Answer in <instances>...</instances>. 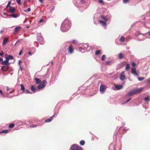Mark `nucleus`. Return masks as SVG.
Listing matches in <instances>:
<instances>
[{"instance_id":"f257e3e1","label":"nucleus","mask_w":150,"mask_h":150,"mask_svg":"<svg viewBox=\"0 0 150 150\" xmlns=\"http://www.w3.org/2000/svg\"><path fill=\"white\" fill-rule=\"evenodd\" d=\"M71 25V21L68 19H66L62 23L61 26V30L62 31L65 32L69 30Z\"/></svg>"},{"instance_id":"f03ea898","label":"nucleus","mask_w":150,"mask_h":150,"mask_svg":"<svg viewBox=\"0 0 150 150\" xmlns=\"http://www.w3.org/2000/svg\"><path fill=\"white\" fill-rule=\"evenodd\" d=\"M142 88H134L133 90L130 91V92L129 93L128 95L129 96H132L133 95L140 92L142 90Z\"/></svg>"},{"instance_id":"7ed1b4c3","label":"nucleus","mask_w":150,"mask_h":150,"mask_svg":"<svg viewBox=\"0 0 150 150\" xmlns=\"http://www.w3.org/2000/svg\"><path fill=\"white\" fill-rule=\"evenodd\" d=\"M47 81L45 80H43L41 83L38 86V89H40L45 86Z\"/></svg>"},{"instance_id":"20e7f679","label":"nucleus","mask_w":150,"mask_h":150,"mask_svg":"<svg viewBox=\"0 0 150 150\" xmlns=\"http://www.w3.org/2000/svg\"><path fill=\"white\" fill-rule=\"evenodd\" d=\"M77 3V5L79 6H80L81 5L86 3L85 0H74Z\"/></svg>"},{"instance_id":"39448f33","label":"nucleus","mask_w":150,"mask_h":150,"mask_svg":"<svg viewBox=\"0 0 150 150\" xmlns=\"http://www.w3.org/2000/svg\"><path fill=\"white\" fill-rule=\"evenodd\" d=\"M105 86L103 85H101L100 86V91L102 94L105 92Z\"/></svg>"},{"instance_id":"423d86ee","label":"nucleus","mask_w":150,"mask_h":150,"mask_svg":"<svg viewBox=\"0 0 150 150\" xmlns=\"http://www.w3.org/2000/svg\"><path fill=\"white\" fill-rule=\"evenodd\" d=\"M131 72L134 76H138L139 74L136 71V69L134 68H132L131 69Z\"/></svg>"},{"instance_id":"0eeeda50","label":"nucleus","mask_w":150,"mask_h":150,"mask_svg":"<svg viewBox=\"0 0 150 150\" xmlns=\"http://www.w3.org/2000/svg\"><path fill=\"white\" fill-rule=\"evenodd\" d=\"M124 73L125 72L124 71H122L120 76V78L122 81H123L125 78V76L124 75Z\"/></svg>"},{"instance_id":"6e6552de","label":"nucleus","mask_w":150,"mask_h":150,"mask_svg":"<svg viewBox=\"0 0 150 150\" xmlns=\"http://www.w3.org/2000/svg\"><path fill=\"white\" fill-rule=\"evenodd\" d=\"M5 58L9 61V60L12 59H13V57L11 55H8L6 54L5 55Z\"/></svg>"},{"instance_id":"1a4fd4ad","label":"nucleus","mask_w":150,"mask_h":150,"mask_svg":"<svg viewBox=\"0 0 150 150\" xmlns=\"http://www.w3.org/2000/svg\"><path fill=\"white\" fill-rule=\"evenodd\" d=\"M123 88V86L122 85H115L114 90H119Z\"/></svg>"},{"instance_id":"9d476101","label":"nucleus","mask_w":150,"mask_h":150,"mask_svg":"<svg viewBox=\"0 0 150 150\" xmlns=\"http://www.w3.org/2000/svg\"><path fill=\"white\" fill-rule=\"evenodd\" d=\"M9 68L8 66L5 65L3 66L1 68V69L4 71H6L8 70Z\"/></svg>"},{"instance_id":"9b49d317","label":"nucleus","mask_w":150,"mask_h":150,"mask_svg":"<svg viewBox=\"0 0 150 150\" xmlns=\"http://www.w3.org/2000/svg\"><path fill=\"white\" fill-rule=\"evenodd\" d=\"M37 39L38 41H39V42L40 44L42 45L44 44V42L43 40V38L41 36H40V38H39L38 37Z\"/></svg>"},{"instance_id":"f8f14e48","label":"nucleus","mask_w":150,"mask_h":150,"mask_svg":"<svg viewBox=\"0 0 150 150\" xmlns=\"http://www.w3.org/2000/svg\"><path fill=\"white\" fill-rule=\"evenodd\" d=\"M1 64L3 65H6V66H9V63L8 62V61L6 59L5 61H2Z\"/></svg>"},{"instance_id":"ddd939ff","label":"nucleus","mask_w":150,"mask_h":150,"mask_svg":"<svg viewBox=\"0 0 150 150\" xmlns=\"http://www.w3.org/2000/svg\"><path fill=\"white\" fill-rule=\"evenodd\" d=\"M54 116V115H53V116L51 117L50 118L45 120V122H51L52 120L53 117Z\"/></svg>"},{"instance_id":"4468645a","label":"nucleus","mask_w":150,"mask_h":150,"mask_svg":"<svg viewBox=\"0 0 150 150\" xmlns=\"http://www.w3.org/2000/svg\"><path fill=\"white\" fill-rule=\"evenodd\" d=\"M69 51L70 53L71 54L73 52V47L72 46L70 45L69 47Z\"/></svg>"},{"instance_id":"2eb2a0df","label":"nucleus","mask_w":150,"mask_h":150,"mask_svg":"<svg viewBox=\"0 0 150 150\" xmlns=\"http://www.w3.org/2000/svg\"><path fill=\"white\" fill-rule=\"evenodd\" d=\"M144 100L146 101V103L148 104L149 101H150V97L148 96L144 98Z\"/></svg>"},{"instance_id":"dca6fc26","label":"nucleus","mask_w":150,"mask_h":150,"mask_svg":"<svg viewBox=\"0 0 150 150\" xmlns=\"http://www.w3.org/2000/svg\"><path fill=\"white\" fill-rule=\"evenodd\" d=\"M99 22L103 26H105L106 25V21H99Z\"/></svg>"},{"instance_id":"f3484780","label":"nucleus","mask_w":150,"mask_h":150,"mask_svg":"<svg viewBox=\"0 0 150 150\" xmlns=\"http://www.w3.org/2000/svg\"><path fill=\"white\" fill-rule=\"evenodd\" d=\"M15 8L14 7L12 6H10L9 11L10 13H13L15 11Z\"/></svg>"},{"instance_id":"a211bd4d","label":"nucleus","mask_w":150,"mask_h":150,"mask_svg":"<svg viewBox=\"0 0 150 150\" xmlns=\"http://www.w3.org/2000/svg\"><path fill=\"white\" fill-rule=\"evenodd\" d=\"M83 47H84V49L85 50L86 49L87 51L89 50H90V48L89 49V50H88L87 49V48H88V47H89L88 45L87 44H85L83 45Z\"/></svg>"},{"instance_id":"6ab92c4d","label":"nucleus","mask_w":150,"mask_h":150,"mask_svg":"<svg viewBox=\"0 0 150 150\" xmlns=\"http://www.w3.org/2000/svg\"><path fill=\"white\" fill-rule=\"evenodd\" d=\"M35 80L36 81V84H38L41 83V80L38 78H35Z\"/></svg>"},{"instance_id":"aec40b11","label":"nucleus","mask_w":150,"mask_h":150,"mask_svg":"<svg viewBox=\"0 0 150 150\" xmlns=\"http://www.w3.org/2000/svg\"><path fill=\"white\" fill-rule=\"evenodd\" d=\"M144 35H143L142 34H139V40L140 41H142V40H144V39H145V38H142L143 37H144Z\"/></svg>"},{"instance_id":"412c9836","label":"nucleus","mask_w":150,"mask_h":150,"mask_svg":"<svg viewBox=\"0 0 150 150\" xmlns=\"http://www.w3.org/2000/svg\"><path fill=\"white\" fill-rule=\"evenodd\" d=\"M20 86H21V90L23 91V93H25V88L24 87L23 85L22 84H21L20 85Z\"/></svg>"},{"instance_id":"4be33fe9","label":"nucleus","mask_w":150,"mask_h":150,"mask_svg":"<svg viewBox=\"0 0 150 150\" xmlns=\"http://www.w3.org/2000/svg\"><path fill=\"white\" fill-rule=\"evenodd\" d=\"M113 63L112 60L107 61L105 63V64L107 65H110L112 64Z\"/></svg>"},{"instance_id":"5701e85b","label":"nucleus","mask_w":150,"mask_h":150,"mask_svg":"<svg viewBox=\"0 0 150 150\" xmlns=\"http://www.w3.org/2000/svg\"><path fill=\"white\" fill-rule=\"evenodd\" d=\"M130 68V66L129 64H127L126 65L125 69L126 71H128Z\"/></svg>"},{"instance_id":"b1692460","label":"nucleus","mask_w":150,"mask_h":150,"mask_svg":"<svg viewBox=\"0 0 150 150\" xmlns=\"http://www.w3.org/2000/svg\"><path fill=\"white\" fill-rule=\"evenodd\" d=\"M31 89L33 91H35L36 90V87L34 86H32L31 87Z\"/></svg>"},{"instance_id":"393cba45","label":"nucleus","mask_w":150,"mask_h":150,"mask_svg":"<svg viewBox=\"0 0 150 150\" xmlns=\"http://www.w3.org/2000/svg\"><path fill=\"white\" fill-rule=\"evenodd\" d=\"M120 41L121 42H124L125 41V38L124 36H122L120 39Z\"/></svg>"},{"instance_id":"a878e982","label":"nucleus","mask_w":150,"mask_h":150,"mask_svg":"<svg viewBox=\"0 0 150 150\" xmlns=\"http://www.w3.org/2000/svg\"><path fill=\"white\" fill-rule=\"evenodd\" d=\"M8 41V39L7 38L5 39L3 41V45H5L6 44L7 42Z\"/></svg>"},{"instance_id":"bb28decb","label":"nucleus","mask_w":150,"mask_h":150,"mask_svg":"<svg viewBox=\"0 0 150 150\" xmlns=\"http://www.w3.org/2000/svg\"><path fill=\"white\" fill-rule=\"evenodd\" d=\"M137 78L138 80L140 81H142L145 79L144 77H138Z\"/></svg>"},{"instance_id":"cd10ccee","label":"nucleus","mask_w":150,"mask_h":150,"mask_svg":"<svg viewBox=\"0 0 150 150\" xmlns=\"http://www.w3.org/2000/svg\"><path fill=\"white\" fill-rule=\"evenodd\" d=\"M21 27L20 26H18L15 28L14 29V30L16 32L19 30V29L21 28Z\"/></svg>"},{"instance_id":"c85d7f7f","label":"nucleus","mask_w":150,"mask_h":150,"mask_svg":"<svg viewBox=\"0 0 150 150\" xmlns=\"http://www.w3.org/2000/svg\"><path fill=\"white\" fill-rule=\"evenodd\" d=\"M85 142L84 140H82L80 142V144L81 145L83 146L85 144Z\"/></svg>"},{"instance_id":"c756f323","label":"nucleus","mask_w":150,"mask_h":150,"mask_svg":"<svg viewBox=\"0 0 150 150\" xmlns=\"http://www.w3.org/2000/svg\"><path fill=\"white\" fill-rule=\"evenodd\" d=\"M123 57V55L121 53L119 54V57L120 59H122Z\"/></svg>"},{"instance_id":"7c9ffc66","label":"nucleus","mask_w":150,"mask_h":150,"mask_svg":"<svg viewBox=\"0 0 150 150\" xmlns=\"http://www.w3.org/2000/svg\"><path fill=\"white\" fill-rule=\"evenodd\" d=\"M12 17L14 18H16L18 17V15L15 14H13L11 16Z\"/></svg>"},{"instance_id":"2f4dec72","label":"nucleus","mask_w":150,"mask_h":150,"mask_svg":"<svg viewBox=\"0 0 150 150\" xmlns=\"http://www.w3.org/2000/svg\"><path fill=\"white\" fill-rule=\"evenodd\" d=\"M101 17L105 21H106V22L107 20V18H106V17H105V16H101Z\"/></svg>"},{"instance_id":"473e14b6","label":"nucleus","mask_w":150,"mask_h":150,"mask_svg":"<svg viewBox=\"0 0 150 150\" xmlns=\"http://www.w3.org/2000/svg\"><path fill=\"white\" fill-rule=\"evenodd\" d=\"M8 132V130H4L1 131L0 133H7Z\"/></svg>"},{"instance_id":"72a5a7b5","label":"nucleus","mask_w":150,"mask_h":150,"mask_svg":"<svg viewBox=\"0 0 150 150\" xmlns=\"http://www.w3.org/2000/svg\"><path fill=\"white\" fill-rule=\"evenodd\" d=\"M14 126V125L13 123H12L9 125V127L10 128H12Z\"/></svg>"},{"instance_id":"f704fd0d","label":"nucleus","mask_w":150,"mask_h":150,"mask_svg":"<svg viewBox=\"0 0 150 150\" xmlns=\"http://www.w3.org/2000/svg\"><path fill=\"white\" fill-rule=\"evenodd\" d=\"M106 56L105 55L103 54V55L101 57V60L103 61H104L105 60V57Z\"/></svg>"},{"instance_id":"c9c22d12","label":"nucleus","mask_w":150,"mask_h":150,"mask_svg":"<svg viewBox=\"0 0 150 150\" xmlns=\"http://www.w3.org/2000/svg\"><path fill=\"white\" fill-rule=\"evenodd\" d=\"M100 52V50H98L95 53L96 55H98Z\"/></svg>"},{"instance_id":"e433bc0d","label":"nucleus","mask_w":150,"mask_h":150,"mask_svg":"<svg viewBox=\"0 0 150 150\" xmlns=\"http://www.w3.org/2000/svg\"><path fill=\"white\" fill-rule=\"evenodd\" d=\"M0 93H1L2 96L4 97H6L5 94L3 93L2 91L1 90H0Z\"/></svg>"},{"instance_id":"4c0bfd02","label":"nucleus","mask_w":150,"mask_h":150,"mask_svg":"<svg viewBox=\"0 0 150 150\" xmlns=\"http://www.w3.org/2000/svg\"><path fill=\"white\" fill-rule=\"evenodd\" d=\"M98 2L102 4H104V3H103V0H99Z\"/></svg>"},{"instance_id":"58836bf2","label":"nucleus","mask_w":150,"mask_h":150,"mask_svg":"<svg viewBox=\"0 0 150 150\" xmlns=\"http://www.w3.org/2000/svg\"><path fill=\"white\" fill-rule=\"evenodd\" d=\"M31 10L30 8H28L27 10H25L24 11L25 12H30Z\"/></svg>"},{"instance_id":"ea45409f","label":"nucleus","mask_w":150,"mask_h":150,"mask_svg":"<svg viewBox=\"0 0 150 150\" xmlns=\"http://www.w3.org/2000/svg\"><path fill=\"white\" fill-rule=\"evenodd\" d=\"M11 2L10 1H9L8 2V4H7V5L6 6V8H7L8 7H9L10 4H11Z\"/></svg>"},{"instance_id":"a19ab883","label":"nucleus","mask_w":150,"mask_h":150,"mask_svg":"<svg viewBox=\"0 0 150 150\" xmlns=\"http://www.w3.org/2000/svg\"><path fill=\"white\" fill-rule=\"evenodd\" d=\"M16 1L18 4H21V0H16Z\"/></svg>"},{"instance_id":"79ce46f5","label":"nucleus","mask_w":150,"mask_h":150,"mask_svg":"<svg viewBox=\"0 0 150 150\" xmlns=\"http://www.w3.org/2000/svg\"><path fill=\"white\" fill-rule=\"evenodd\" d=\"M72 42L73 43L75 44H77V41L75 40H72Z\"/></svg>"},{"instance_id":"37998d69","label":"nucleus","mask_w":150,"mask_h":150,"mask_svg":"<svg viewBox=\"0 0 150 150\" xmlns=\"http://www.w3.org/2000/svg\"><path fill=\"white\" fill-rule=\"evenodd\" d=\"M129 0H123V3L124 4L128 2Z\"/></svg>"},{"instance_id":"c03bdc74","label":"nucleus","mask_w":150,"mask_h":150,"mask_svg":"<svg viewBox=\"0 0 150 150\" xmlns=\"http://www.w3.org/2000/svg\"><path fill=\"white\" fill-rule=\"evenodd\" d=\"M37 126V125H31L30 126V127H36Z\"/></svg>"},{"instance_id":"a18cd8bd","label":"nucleus","mask_w":150,"mask_h":150,"mask_svg":"<svg viewBox=\"0 0 150 150\" xmlns=\"http://www.w3.org/2000/svg\"><path fill=\"white\" fill-rule=\"evenodd\" d=\"M25 93H30V94H32V93H30V91H29L28 90H26L25 91Z\"/></svg>"},{"instance_id":"49530a36","label":"nucleus","mask_w":150,"mask_h":150,"mask_svg":"<svg viewBox=\"0 0 150 150\" xmlns=\"http://www.w3.org/2000/svg\"><path fill=\"white\" fill-rule=\"evenodd\" d=\"M132 66L134 67L136 65V64L134 62H133L132 63Z\"/></svg>"},{"instance_id":"de8ad7c7","label":"nucleus","mask_w":150,"mask_h":150,"mask_svg":"<svg viewBox=\"0 0 150 150\" xmlns=\"http://www.w3.org/2000/svg\"><path fill=\"white\" fill-rule=\"evenodd\" d=\"M146 83H150V78L146 80Z\"/></svg>"},{"instance_id":"09e8293b","label":"nucleus","mask_w":150,"mask_h":150,"mask_svg":"<svg viewBox=\"0 0 150 150\" xmlns=\"http://www.w3.org/2000/svg\"><path fill=\"white\" fill-rule=\"evenodd\" d=\"M22 63V61L21 60H19L18 62V65L20 66Z\"/></svg>"},{"instance_id":"8fccbe9b","label":"nucleus","mask_w":150,"mask_h":150,"mask_svg":"<svg viewBox=\"0 0 150 150\" xmlns=\"http://www.w3.org/2000/svg\"><path fill=\"white\" fill-rule=\"evenodd\" d=\"M21 41V40L20 39L18 40L16 42L15 45H16L19 42H20Z\"/></svg>"},{"instance_id":"3c124183","label":"nucleus","mask_w":150,"mask_h":150,"mask_svg":"<svg viewBox=\"0 0 150 150\" xmlns=\"http://www.w3.org/2000/svg\"><path fill=\"white\" fill-rule=\"evenodd\" d=\"M43 21H44V20L42 19H41L39 21V23H41L43 22Z\"/></svg>"},{"instance_id":"603ef678","label":"nucleus","mask_w":150,"mask_h":150,"mask_svg":"<svg viewBox=\"0 0 150 150\" xmlns=\"http://www.w3.org/2000/svg\"><path fill=\"white\" fill-rule=\"evenodd\" d=\"M131 99V98H129V99H128L127 101H126V102L125 103H126L127 102H129V100Z\"/></svg>"},{"instance_id":"864d4df0","label":"nucleus","mask_w":150,"mask_h":150,"mask_svg":"<svg viewBox=\"0 0 150 150\" xmlns=\"http://www.w3.org/2000/svg\"><path fill=\"white\" fill-rule=\"evenodd\" d=\"M22 52V50H21V51H20V52L19 53V55H21Z\"/></svg>"},{"instance_id":"5fc2aeb1","label":"nucleus","mask_w":150,"mask_h":150,"mask_svg":"<svg viewBox=\"0 0 150 150\" xmlns=\"http://www.w3.org/2000/svg\"><path fill=\"white\" fill-rule=\"evenodd\" d=\"M4 54V52L2 51H1V53L0 52V55H2Z\"/></svg>"},{"instance_id":"6e6d98bb","label":"nucleus","mask_w":150,"mask_h":150,"mask_svg":"<svg viewBox=\"0 0 150 150\" xmlns=\"http://www.w3.org/2000/svg\"><path fill=\"white\" fill-rule=\"evenodd\" d=\"M10 89L8 87H6V90L7 91H8Z\"/></svg>"},{"instance_id":"4d7b16f0","label":"nucleus","mask_w":150,"mask_h":150,"mask_svg":"<svg viewBox=\"0 0 150 150\" xmlns=\"http://www.w3.org/2000/svg\"><path fill=\"white\" fill-rule=\"evenodd\" d=\"M28 54L30 55H31L32 54V53H31V52H29Z\"/></svg>"},{"instance_id":"13d9d810","label":"nucleus","mask_w":150,"mask_h":150,"mask_svg":"<svg viewBox=\"0 0 150 150\" xmlns=\"http://www.w3.org/2000/svg\"><path fill=\"white\" fill-rule=\"evenodd\" d=\"M148 34L149 35V36H150V31L149 32H148V33H146L145 34Z\"/></svg>"},{"instance_id":"bf43d9fd","label":"nucleus","mask_w":150,"mask_h":150,"mask_svg":"<svg viewBox=\"0 0 150 150\" xmlns=\"http://www.w3.org/2000/svg\"><path fill=\"white\" fill-rule=\"evenodd\" d=\"M39 1L41 3H42L43 0H39Z\"/></svg>"},{"instance_id":"052dcab7","label":"nucleus","mask_w":150,"mask_h":150,"mask_svg":"<svg viewBox=\"0 0 150 150\" xmlns=\"http://www.w3.org/2000/svg\"><path fill=\"white\" fill-rule=\"evenodd\" d=\"M2 61H3L2 59L0 57V62H1Z\"/></svg>"},{"instance_id":"680f3d73","label":"nucleus","mask_w":150,"mask_h":150,"mask_svg":"<svg viewBox=\"0 0 150 150\" xmlns=\"http://www.w3.org/2000/svg\"><path fill=\"white\" fill-rule=\"evenodd\" d=\"M19 69H21V71L22 70V68L21 66H20Z\"/></svg>"},{"instance_id":"e2e57ef3","label":"nucleus","mask_w":150,"mask_h":150,"mask_svg":"<svg viewBox=\"0 0 150 150\" xmlns=\"http://www.w3.org/2000/svg\"><path fill=\"white\" fill-rule=\"evenodd\" d=\"M54 7H53L51 9V10H52V11H53L54 10Z\"/></svg>"},{"instance_id":"0e129e2a","label":"nucleus","mask_w":150,"mask_h":150,"mask_svg":"<svg viewBox=\"0 0 150 150\" xmlns=\"http://www.w3.org/2000/svg\"><path fill=\"white\" fill-rule=\"evenodd\" d=\"M13 91H11V92H9V93H13Z\"/></svg>"},{"instance_id":"69168bd1","label":"nucleus","mask_w":150,"mask_h":150,"mask_svg":"<svg viewBox=\"0 0 150 150\" xmlns=\"http://www.w3.org/2000/svg\"><path fill=\"white\" fill-rule=\"evenodd\" d=\"M143 19L144 20H145L146 19V18H143Z\"/></svg>"},{"instance_id":"338daca9","label":"nucleus","mask_w":150,"mask_h":150,"mask_svg":"<svg viewBox=\"0 0 150 150\" xmlns=\"http://www.w3.org/2000/svg\"><path fill=\"white\" fill-rule=\"evenodd\" d=\"M149 13H147L146 14V15H148L149 14Z\"/></svg>"},{"instance_id":"774afa93","label":"nucleus","mask_w":150,"mask_h":150,"mask_svg":"<svg viewBox=\"0 0 150 150\" xmlns=\"http://www.w3.org/2000/svg\"><path fill=\"white\" fill-rule=\"evenodd\" d=\"M38 35H40H40H41V34H39Z\"/></svg>"}]
</instances>
